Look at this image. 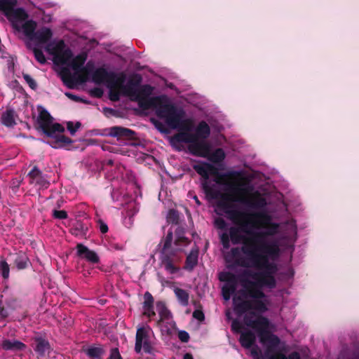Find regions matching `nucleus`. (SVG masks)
Segmentation results:
<instances>
[{
  "label": "nucleus",
  "instance_id": "79ce46f5",
  "mask_svg": "<svg viewBox=\"0 0 359 359\" xmlns=\"http://www.w3.org/2000/svg\"><path fill=\"white\" fill-rule=\"evenodd\" d=\"M53 217L58 219H65L67 218L68 215L65 210H53Z\"/></svg>",
  "mask_w": 359,
  "mask_h": 359
},
{
  "label": "nucleus",
  "instance_id": "473e14b6",
  "mask_svg": "<svg viewBox=\"0 0 359 359\" xmlns=\"http://www.w3.org/2000/svg\"><path fill=\"white\" fill-rule=\"evenodd\" d=\"M174 292L181 305L187 306L189 304V294L185 290L176 287Z\"/></svg>",
  "mask_w": 359,
  "mask_h": 359
},
{
  "label": "nucleus",
  "instance_id": "6ab92c4d",
  "mask_svg": "<svg viewBox=\"0 0 359 359\" xmlns=\"http://www.w3.org/2000/svg\"><path fill=\"white\" fill-rule=\"evenodd\" d=\"M28 177H29V183L35 184L40 187H47L49 184L48 182L45 179L43 175L42 172L39 169V168L35 165L33 168L29 172Z\"/></svg>",
  "mask_w": 359,
  "mask_h": 359
},
{
  "label": "nucleus",
  "instance_id": "a19ab883",
  "mask_svg": "<svg viewBox=\"0 0 359 359\" xmlns=\"http://www.w3.org/2000/svg\"><path fill=\"white\" fill-rule=\"evenodd\" d=\"M236 291L234 290H231V289L226 285H224L222 288V297L225 300H229L231 296Z\"/></svg>",
  "mask_w": 359,
  "mask_h": 359
},
{
  "label": "nucleus",
  "instance_id": "c756f323",
  "mask_svg": "<svg viewBox=\"0 0 359 359\" xmlns=\"http://www.w3.org/2000/svg\"><path fill=\"white\" fill-rule=\"evenodd\" d=\"M15 111L13 109H6L1 115V123L6 127H13L16 122L14 118Z\"/></svg>",
  "mask_w": 359,
  "mask_h": 359
},
{
  "label": "nucleus",
  "instance_id": "ddd939ff",
  "mask_svg": "<svg viewBox=\"0 0 359 359\" xmlns=\"http://www.w3.org/2000/svg\"><path fill=\"white\" fill-rule=\"evenodd\" d=\"M188 150L195 156L206 158L211 151V145L206 140H197L194 142H188Z\"/></svg>",
  "mask_w": 359,
  "mask_h": 359
},
{
  "label": "nucleus",
  "instance_id": "de8ad7c7",
  "mask_svg": "<svg viewBox=\"0 0 359 359\" xmlns=\"http://www.w3.org/2000/svg\"><path fill=\"white\" fill-rule=\"evenodd\" d=\"M107 359H122L118 348H114L111 350L110 355Z\"/></svg>",
  "mask_w": 359,
  "mask_h": 359
},
{
  "label": "nucleus",
  "instance_id": "09e8293b",
  "mask_svg": "<svg viewBox=\"0 0 359 359\" xmlns=\"http://www.w3.org/2000/svg\"><path fill=\"white\" fill-rule=\"evenodd\" d=\"M104 91L102 88L95 87L90 90V94L95 97L100 98L102 97Z\"/></svg>",
  "mask_w": 359,
  "mask_h": 359
},
{
  "label": "nucleus",
  "instance_id": "393cba45",
  "mask_svg": "<svg viewBox=\"0 0 359 359\" xmlns=\"http://www.w3.org/2000/svg\"><path fill=\"white\" fill-rule=\"evenodd\" d=\"M173 129H179L178 133H188V134H192L191 132L194 128V121L190 118L187 119H182L180 118L179 123L175 127H170Z\"/></svg>",
  "mask_w": 359,
  "mask_h": 359
},
{
  "label": "nucleus",
  "instance_id": "f8f14e48",
  "mask_svg": "<svg viewBox=\"0 0 359 359\" xmlns=\"http://www.w3.org/2000/svg\"><path fill=\"white\" fill-rule=\"evenodd\" d=\"M151 329L149 326L139 327L136 332L135 351L140 353L142 350L146 353H151L153 347L149 339Z\"/></svg>",
  "mask_w": 359,
  "mask_h": 359
},
{
  "label": "nucleus",
  "instance_id": "6e6d98bb",
  "mask_svg": "<svg viewBox=\"0 0 359 359\" xmlns=\"http://www.w3.org/2000/svg\"><path fill=\"white\" fill-rule=\"evenodd\" d=\"M183 359H194V358L191 353H187L184 355Z\"/></svg>",
  "mask_w": 359,
  "mask_h": 359
},
{
  "label": "nucleus",
  "instance_id": "0eeeda50",
  "mask_svg": "<svg viewBox=\"0 0 359 359\" xmlns=\"http://www.w3.org/2000/svg\"><path fill=\"white\" fill-rule=\"evenodd\" d=\"M256 312L252 310L245 314L243 317L244 323L258 332L260 342L267 345V352L273 351L279 345L280 339L268 330L269 319L261 315L257 316Z\"/></svg>",
  "mask_w": 359,
  "mask_h": 359
},
{
  "label": "nucleus",
  "instance_id": "6e6552de",
  "mask_svg": "<svg viewBox=\"0 0 359 359\" xmlns=\"http://www.w3.org/2000/svg\"><path fill=\"white\" fill-rule=\"evenodd\" d=\"M142 77L139 74H133L130 76L126 84H121V93L128 96L132 101H137L139 107L148 101L154 91V88L149 84L141 85Z\"/></svg>",
  "mask_w": 359,
  "mask_h": 359
},
{
  "label": "nucleus",
  "instance_id": "cd10ccee",
  "mask_svg": "<svg viewBox=\"0 0 359 359\" xmlns=\"http://www.w3.org/2000/svg\"><path fill=\"white\" fill-rule=\"evenodd\" d=\"M84 352L90 359H102L105 350L101 346H90L85 349Z\"/></svg>",
  "mask_w": 359,
  "mask_h": 359
},
{
  "label": "nucleus",
  "instance_id": "412c9836",
  "mask_svg": "<svg viewBox=\"0 0 359 359\" xmlns=\"http://www.w3.org/2000/svg\"><path fill=\"white\" fill-rule=\"evenodd\" d=\"M1 346L2 349L7 351L18 352L24 351L27 346L25 344L16 339H4L1 341Z\"/></svg>",
  "mask_w": 359,
  "mask_h": 359
},
{
  "label": "nucleus",
  "instance_id": "f03ea898",
  "mask_svg": "<svg viewBox=\"0 0 359 359\" xmlns=\"http://www.w3.org/2000/svg\"><path fill=\"white\" fill-rule=\"evenodd\" d=\"M193 168L203 178L201 187L206 198L208 200H219L218 207L224 210L233 222H238L239 220L250 219L253 217H266L265 212H247L236 210L233 208L234 205L232 203V202H239L254 208H263L266 205L265 198L261 196L245 197L243 196L244 189L233 183L228 184L227 189L231 194H223L217 188L216 184L209 180V175H211L215 177L214 181L216 184H227L226 180L235 176L236 172L219 173L216 167L207 162L195 164Z\"/></svg>",
  "mask_w": 359,
  "mask_h": 359
},
{
  "label": "nucleus",
  "instance_id": "bf43d9fd",
  "mask_svg": "<svg viewBox=\"0 0 359 359\" xmlns=\"http://www.w3.org/2000/svg\"><path fill=\"white\" fill-rule=\"evenodd\" d=\"M196 236H197V233L195 232V233H192V236L194 238Z\"/></svg>",
  "mask_w": 359,
  "mask_h": 359
},
{
  "label": "nucleus",
  "instance_id": "7ed1b4c3",
  "mask_svg": "<svg viewBox=\"0 0 359 359\" xmlns=\"http://www.w3.org/2000/svg\"><path fill=\"white\" fill-rule=\"evenodd\" d=\"M191 241L185 236V229L178 226L175 231V240L173 242V232L169 230L167 235L162 238L159 246V259L165 270L170 274L177 273L180 268L175 264L180 262L182 257L180 255L183 248L188 246Z\"/></svg>",
  "mask_w": 359,
  "mask_h": 359
},
{
  "label": "nucleus",
  "instance_id": "3c124183",
  "mask_svg": "<svg viewBox=\"0 0 359 359\" xmlns=\"http://www.w3.org/2000/svg\"><path fill=\"white\" fill-rule=\"evenodd\" d=\"M8 316V311L4 306H0V320L6 319Z\"/></svg>",
  "mask_w": 359,
  "mask_h": 359
},
{
  "label": "nucleus",
  "instance_id": "5701e85b",
  "mask_svg": "<svg viewBox=\"0 0 359 359\" xmlns=\"http://www.w3.org/2000/svg\"><path fill=\"white\" fill-rule=\"evenodd\" d=\"M154 299L152 294L149 292H146L144 294V302H143V315L151 318L156 315L154 310Z\"/></svg>",
  "mask_w": 359,
  "mask_h": 359
},
{
  "label": "nucleus",
  "instance_id": "e433bc0d",
  "mask_svg": "<svg viewBox=\"0 0 359 359\" xmlns=\"http://www.w3.org/2000/svg\"><path fill=\"white\" fill-rule=\"evenodd\" d=\"M180 220V215L177 210L175 209H170L168 211L167 216V221L168 223H171L173 224H177Z\"/></svg>",
  "mask_w": 359,
  "mask_h": 359
},
{
  "label": "nucleus",
  "instance_id": "a878e982",
  "mask_svg": "<svg viewBox=\"0 0 359 359\" xmlns=\"http://www.w3.org/2000/svg\"><path fill=\"white\" fill-rule=\"evenodd\" d=\"M255 335L250 330L241 332L239 341L241 346L245 348H250L255 342Z\"/></svg>",
  "mask_w": 359,
  "mask_h": 359
},
{
  "label": "nucleus",
  "instance_id": "9d476101",
  "mask_svg": "<svg viewBox=\"0 0 359 359\" xmlns=\"http://www.w3.org/2000/svg\"><path fill=\"white\" fill-rule=\"evenodd\" d=\"M210 135L209 125L205 121H201L195 128L194 133H177L172 137V140L177 142L188 143V142H194L197 140H206Z\"/></svg>",
  "mask_w": 359,
  "mask_h": 359
},
{
  "label": "nucleus",
  "instance_id": "37998d69",
  "mask_svg": "<svg viewBox=\"0 0 359 359\" xmlns=\"http://www.w3.org/2000/svg\"><path fill=\"white\" fill-rule=\"evenodd\" d=\"M243 329V325L241 322H239L238 320L235 319L232 321L231 323V330L236 333H241L243 332L241 330Z\"/></svg>",
  "mask_w": 359,
  "mask_h": 359
},
{
  "label": "nucleus",
  "instance_id": "13d9d810",
  "mask_svg": "<svg viewBox=\"0 0 359 359\" xmlns=\"http://www.w3.org/2000/svg\"><path fill=\"white\" fill-rule=\"evenodd\" d=\"M252 354L253 355H258V351L256 349H252Z\"/></svg>",
  "mask_w": 359,
  "mask_h": 359
},
{
  "label": "nucleus",
  "instance_id": "2eb2a0df",
  "mask_svg": "<svg viewBox=\"0 0 359 359\" xmlns=\"http://www.w3.org/2000/svg\"><path fill=\"white\" fill-rule=\"evenodd\" d=\"M36 26L37 24L34 20H29L22 23L14 22L13 29L15 33H23L29 41L36 29Z\"/></svg>",
  "mask_w": 359,
  "mask_h": 359
},
{
  "label": "nucleus",
  "instance_id": "c9c22d12",
  "mask_svg": "<svg viewBox=\"0 0 359 359\" xmlns=\"http://www.w3.org/2000/svg\"><path fill=\"white\" fill-rule=\"evenodd\" d=\"M17 4V0H0V11H4L5 15L8 13Z\"/></svg>",
  "mask_w": 359,
  "mask_h": 359
},
{
  "label": "nucleus",
  "instance_id": "a18cd8bd",
  "mask_svg": "<svg viewBox=\"0 0 359 359\" xmlns=\"http://www.w3.org/2000/svg\"><path fill=\"white\" fill-rule=\"evenodd\" d=\"M193 317L201 322H202L205 320L204 313L201 309H196L193 312Z\"/></svg>",
  "mask_w": 359,
  "mask_h": 359
},
{
  "label": "nucleus",
  "instance_id": "f704fd0d",
  "mask_svg": "<svg viewBox=\"0 0 359 359\" xmlns=\"http://www.w3.org/2000/svg\"><path fill=\"white\" fill-rule=\"evenodd\" d=\"M269 359H301V356L297 351L290 353L287 356L281 352H278L269 355Z\"/></svg>",
  "mask_w": 359,
  "mask_h": 359
},
{
  "label": "nucleus",
  "instance_id": "1a4fd4ad",
  "mask_svg": "<svg viewBox=\"0 0 359 359\" xmlns=\"http://www.w3.org/2000/svg\"><path fill=\"white\" fill-rule=\"evenodd\" d=\"M45 50L53 56V62L57 65H69L73 57L72 50L67 47L63 40H60L57 43H48Z\"/></svg>",
  "mask_w": 359,
  "mask_h": 359
},
{
  "label": "nucleus",
  "instance_id": "dca6fc26",
  "mask_svg": "<svg viewBox=\"0 0 359 359\" xmlns=\"http://www.w3.org/2000/svg\"><path fill=\"white\" fill-rule=\"evenodd\" d=\"M52 36V30L48 27H43L37 30L36 29L33 36L29 42H34V46H38L46 43L48 44L50 43L49 41Z\"/></svg>",
  "mask_w": 359,
  "mask_h": 359
},
{
  "label": "nucleus",
  "instance_id": "72a5a7b5",
  "mask_svg": "<svg viewBox=\"0 0 359 359\" xmlns=\"http://www.w3.org/2000/svg\"><path fill=\"white\" fill-rule=\"evenodd\" d=\"M27 47L33 51L35 59L40 64L43 65L46 62V57L41 49L39 48L37 46H33L32 43L30 42L27 43Z\"/></svg>",
  "mask_w": 359,
  "mask_h": 359
},
{
  "label": "nucleus",
  "instance_id": "f257e3e1",
  "mask_svg": "<svg viewBox=\"0 0 359 359\" xmlns=\"http://www.w3.org/2000/svg\"><path fill=\"white\" fill-rule=\"evenodd\" d=\"M238 226H231L229 233L220 235V242L224 249L233 245L242 244L241 247L232 248L224 256L227 268L235 269L244 268L238 275L223 271L219 274V280L224 282L231 290H236L238 282L243 290L241 295L233 297L235 313L242 316L252 310L259 313L268 311L264 288L273 290L277 286L276 274L277 264L270 260H276L280 255V248L276 242H267L266 238L278 233L279 224L273 222L271 216L253 217L250 219L233 222Z\"/></svg>",
  "mask_w": 359,
  "mask_h": 359
},
{
  "label": "nucleus",
  "instance_id": "603ef678",
  "mask_svg": "<svg viewBox=\"0 0 359 359\" xmlns=\"http://www.w3.org/2000/svg\"><path fill=\"white\" fill-rule=\"evenodd\" d=\"M20 183H21V181L19 180L18 179H13L11 181V185L12 189L15 191L20 186Z\"/></svg>",
  "mask_w": 359,
  "mask_h": 359
},
{
  "label": "nucleus",
  "instance_id": "ea45409f",
  "mask_svg": "<svg viewBox=\"0 0 359 359\" xmlns=\"http://www.w3.org/2000/svg\"><path fill=\"white\" fill-rule=\"evenodd\" d=\"M81 126V123L79 121L76 122L75 125H74V123L72 121L67 123V128L72 135H74Z\"/></svg>",
  "mask_w": 359,
  "mask_h": 359
},
{
  "label": "nucleus",
  "instance_id": "4be33fe9",
  "mask_svg": "<svg viewBox=\"0 0 359 359\" xmlns=\"http://www.w3.org/2000/svg\"><path fill=\"white\" fill-rule=\"evenodd\" d=\"M199 250L197 247L192 248L187 255L183 269L188 271H192L198 262Z\"/></svg>",
  "mask_w": 359,
  "mask_h": 359
},
{
  "label": "nucleus",
  "instance_id": "423d86ee",
  "mask_svg": "<svg viewBox=\"0 0 359 359\" xmlns=\"http://www.w3.org/2000/svg\"><path fill=\"white\" fill-rule=\"evenodd\" d=\"M86 60V55L79 54L74 58L72 57L69 64L75 72L74 74L67 68H64L61 71V79L69 88H74L77 83H83L88 81L94 65L91 62H88L84 67Z\"/></svg>",
  "mask_w": 359,
  "mask_h": 359
},
{
  "label": "nucleus",
  "instance_id": "b1692460",
  "mask_svg": "<svg viewBox=\"0 0 359 359\" xmlns=\"http://www.w3.org/2000/svg\"><path fill=\"white\" fill-rule=\"evenodd\" d=\"M119 81H114L112 83L108 84L107 86L109 89V97L111 101L116 102L120 100V96L121 93V84L125 83L126 81H123L122 83H118Z\"/></svg>",
  "mask_w": 359,
  "mask_h": 359
},
{
  "label": "nucleus",
  "instance_id": "4c0bfd02",
  "mask_svg": "<svg viewBox=\"0 0 359 359\" xmlns=\"http://www.w3.org/2000/svg\"><path fill=\"white\" fill-rule=\"evenodd\" d=\"M10 268L8 264L5 261H0V274L4 279L6 280L9 278Z\"/></svg>",
  "mask_w": 359,
  "mask_h": 359
},
{
  "label": "nucleus",
  "instance_id": "9b49d317",
  "mask_svg": "<svg viewBox=\"0 0 359 359\" xmlns=\"http://www.w3.org/2000/svg\"><path fill=\"white\" fill-rule=\"evenodd\" d=\"M92 81L97 85L106 83H113L114 81H119L122 83L126 80V75L124 72L115 73L114 72H108L104 67H99L91 72Z\"/></svg>",
  "mask_w": 359,
  "mask_h": 359
},
{
  "label": "nucleus",
  "instance_id": "58836bf2",
  "mask_svg": "<svg viewBox=\"0 0 359 359\" xmlns=\"http://www.w3.org/2000/svg\"><path fill=\"white\" fill-rule=\"evenodd\" d=\"M22 77L30 88L32 90H36L37 88V83L36 81L32 78L30 75L28 74L22 73Z\"/></svg>",
  "mask_w": 359,
  "mask_h": 359
},
{
  "label": "nucleus",
  "instance_id": "864d4df0",
  "mask_svg": "<svg viewBox=\"0 0 359 359\" xmlns=\"http://www.w3.org/2000/svg\"><path fill=\"white\" fill-rule=\"evenodd\" d=\"M65 95L74 101H81L83 102H86V101H84L83 99L80 98L79 97L75 95H73L71 93H65Z\"/></svg>",
  "mask_w": 359,
  "mask_h": 359
},
{
  "label": "nucleus",
  "instance_id": "2f4dec72",
  "mask_svg": "<svg viewBox=\"0 0 359 359\" xmlns=\"http://www.w3.org/2000/svg\"><path fill=\"white\" fill-rule=\"evenodd\" d=\"M224 151L222 148L215 149L213 152L210 151V154L206 158L214 163H218L222 162L225 158Z\"/></svg>",
  "mask_w": 359,
  "mask_h": 359
},
{
  "label": "nucleus",
  "instance_id": "c03bdc74",
  "mask_svg": "<svg viewBox=\"0 0 359 359\" xmlns=\"http://www.w3.org/2000/svg\"><path fill=\"white\" fill-rule=\"evenodd\" d=\"M215 224L217 229L222 230L226 229L227 226L226 221L222 217H218L215 219Z\"/></svg>",
  "mask_w": 359,
  "mask_h": 359
},
{
  "label": "nucleus",
  "instance_id": "f3484780",
  "mask_svg": "<svg viewBox=\"0 0 359 359\" xmlns=\"http://www.w3.org/2000/svg\"><path fill=\"white\" fill-rule=\"evenodd\" d=\"M32 346L37 357L41 359L45 358L51 348L48 341L41 337H35Z\"/></svg>",
  "mask_w": 359,
  "mask_h": 359
},
{
  "label": "nucleus",
  "instance_id": "20e7f679",
  "mask_svg": "<svg viewBox=\"0 0 359 359\" xmlns=\"http://www.w3.org/2000/svg\"><path fill=\"white\" fill-rule=\"evenodd\" d=\"M37 124V128L46 136L51 138L48 144L53 148L67 147L74 142L73 140L62 134L65 130L64 126L59 123H53V118L47 110L43 109L40 111Z\"/></svg>",
  "mask_w": 359,
  "mask_h": 359
},
{
  "label": "nucleus",
  "instance_id": "7c9ffc66",
  "mask_svg": "<svg viewBox=\"0 0 359 359\" xmlns=\"http://www.w3.org/2000/svg\"><path fill=\"white\" fill-rule=\"evenodd\" d=\"M14 264L18 270H23L28 267L30 262L25 253L20 252L17 255Z\"/></svg>",
  "mask_w": 359,
  "mask_h": 359
},
{
  "label": "nucleus",
  "instance_id": "aec40b11",
  "mask_svg": "<svg viewBox=\"0 0 359 359\" xmlns=\"http://www.w3.org/2000/svg\"><path fill=\"white\" fill-rule=\"evenodd\" d=\"M7 18L11 21L12 27L13 28L14 22L22 23L28 18V15L22 8H15L6 13Z\"/></svg>",
  "mask_w": 359,
  "mask_h": 359
},
{
  "label": "nucleus",
  "instance_id": "49530a36",
  "mask_svg": "<svg viewBox=\"0 0 359 359\" xmlns=\"http://www.w3.org/2000/svg\"><path fill=\"white\" fill-rule=\"evenodd\" d=\"M178 338L182 342H188L189 340V334L184 330H181L178 332Z\"/></svg>",
  "mask_w": 359,
  "mask_h": 359
},
{
  "label": "nucleus",
  "instance_id": "c85d7f7f",
  "mask_svg": "<svg viewBox=\"0 0 359 359\" xmlns=\"http://www.w3.org/2000/svg\"><path fill=\"white\" fill-rule=\"evenodd\" d=\"M156 305L160 317L158 323L163 322L164 320H168L171 318V313L163 302L158 301L156 302Z\"/></svg>",
  "mask_w": 359,
  "mask_h": 359
},
{
  "label": "nucleus",
  "instance_id": "bb28decb",
  "mask_svg": "<svg viewBox=\"0 0 359 359\" xmlns=\"http://www.w3.org/2000/svg\"><path fill=\"white\" fill-rule=\"evenodd\" d=\"M88 230V229L87 226H86L82 222L77 221L70 229V232L72 235L82 238H86Z\"/></svg>",
  "mask_w": 359,
  "mask_h": 359
},
{
  "label": "nucleus",
  "instance_id": "8fccbe9b",
  "mask_svg": "<svg viewBox=\"0 0 359 359\" xmlns=\"http://www.w3.org/2000/svg\"><path fill=\"white\" fill-rule=\"evenodd\" d=\"M98 227L102 233H106L109 230L107 224L101 219L98 221Z\"/></svg>",
  "mask_w": 359,
  "mask_h": 359
},
{
  "label": "nucleus",
  "instance_id": "39448f33",
  "mask_svg": "<svg viewBox=\"0 0 359 359\" xmlns=\"http://www.w3.org/2000/svg\"><path fill=\"white\" fill-rule=\"evenodd\" d=\"M154 109L158 117L164 118L170 127H175L183 118L184 112L178 109L174 104L168 103L165 95L151 97L142 105V109Z\"/></svg>",
  "mask_w": 359,
  "mask_h": 359
},
{
  "label": "nucleus",
  "instance_id": "5fc2aeb1",
  "mask_svg": "<svg viewBox=\"0 0 359 359\" xmlns=\"http://www.w3.org/2000/svg\"><path fill=\"white\" fill-rule=\"evenodd\" d=\"M154 124H155V126L156 127V128L159 131H161L162 133L165 132L164 126L161 123L156 121L154 123Z\"/></svg>",
  "mask_w": 359,
  "mask_h": 359
},
{
  "label": "nucleus",
  "instance_id": "4468645a",
  "mask_svg": "<svg viewBox=\"0 0 359 359\" xmlns=\"http://www.w3.org/2000/svg\"><path fill=\"white\" fill-rule=\"evenodd\" d=\"M76 255L79 257L86 260L92 264H99L100 262V257L96 252L89 249L87 246L82 243H78L76 246Z\"/></svg>",
  "mask_w": 359,
  "mask_h": 359
},
{
  "label": "nucleus",
  "instance_id": "4d7b16f0",
  "mask_svg": "<svg viewBox=\"0 0 359 359\" xmlns=\"http://www.w3.org/2000/svg\"><path fill=\"white\" fill-rule=\"evenodd\" d=\"M194 201H196V203L198 205H200L201 204V203L200 202V201L198 200V197H197L196 196H195L194 197Z\"/></svg>",
  "mask_w": 359,
  "mask_h": 359
},
{
  "label": "nucleus",
  "instance_id": "a211bd4d",
  "mask_svg": "<svg viewBox=\"0 0 359 359\" xmlns=\"http://www.w3.org/2000/svg\"><path fill=\"white\" fill-rule=\"evenodd\" d=\"M135 135L134 130L122 126H113L109 129V135L117 140H135Z\"/></svg>",
  "mask_w": 359,
  "mask_h": 359
}]
</instances>
